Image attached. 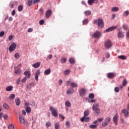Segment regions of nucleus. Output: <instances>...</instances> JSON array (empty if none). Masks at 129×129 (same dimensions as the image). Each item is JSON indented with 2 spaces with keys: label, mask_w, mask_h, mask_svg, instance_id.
I'll use <instances>...</instances> for the list:
<instances>
[{
  "label": "nucleus",
  "mask_w": 129,
  "mask_h": 129,
  "mask_svg": "<svg viewBox=\"0 0 129 129\" xmlns=\"http://www.w3.org/2000/svg\"><path fill=\"white\" fill-rule=\"evenodd\" d=\"M126 83H127L126 80L124 79L122 82L123 86H125V85H126Z\"/></svg>",
  "instance_id": "09e8293b"
},
{
  "label": "nucleus",
  "mask_w": 129,
  "mask_h": 129,
  "mask_svg": "<svg viewBox=\"0 0 129 129\" xmlns=\"http://www.w3.org/2000/svg\"><path fill=\"white\" fill-rule=\"evenodd\" d=\"M117 28V26H112V27H109V28L106 30V32H107V33H108V32H111V31H114V30H115V29H116Z\"/></svg>",
  "instance_id": "f8f14e48"
},
{
  "label": "nucleus",
  "mask_w": 129,
  "mask_h": 129,
  "mask_svg": "<svg viewBox=\"0 0 129 129\" xmlns=\"http://www.w3.org/2000/svg\"><path fill=\"white\" fill-rule=\"evenodd\" d=\"M118 7H113L112 8L111 11L112 12H118Z\"/></svg>",
  "instance_id": "cd10ccee"
},
{
  "label": "nucleus",
  "mask_w": 129,
  "mask_h": 129,
  "mask_svg": "<svg viewBox=\"0 0 129 129\" xmlns=\"http://www.w3.org/2000/svg\"><path fill=\"white\" fill-rule=\"evenodd\" d=\"M126 36H127V38H129V30L126 32Z\"/></svg>",
  "instance_id": "774afa93"
},
{
  "label": "nucleus",
  "mask_w": 129,
  "mask_h": 129,
  "mask_svg": "<svg viewBox=\"0 0 129 129\" xmlns=\"http://www.w3.org/2000/svg\"><path fill=\"white\" fill-rule=\"evenodd\" d=\"M25 106L29 107V106H30V103H29V102H26L25 103Z\"/></svg>",
  "instance_id": "052dcab7"
},
{
  "label": "nucleus",
  "mask_w": 129,
  "mask_h": 129,
  "mask_svg": "<svg viewBox=\"0 0 129 129\" xmlns=\"http://www.w3.org/2000/svg\"><path fill=\"white\" fill-rule=\"evenodd\" d=\"M94 24L98 25V27L100 28V29H103L104 27V23L103 22V20L101 19H99L98 20H95L94 21Z\"/></svg>",
  "instance_id": "f257e3e1"
},
{
  "label": "nucleus",
  "mask_w": 129,
  "mask_h": 129,
  "mask_svg": "<svg viewBox=\"0 0 129 129\" xmlns=\"http://www.w3.org/2000/svg\"><path fill=\"white\" fill-rule=\"evenodd\" d=\"M24 75H25V76H26L28 79L31 78V73H29V72L28 71H26L25 72H24Z\"/></svg>",
  "instance_id": "f3484780"
},
{
  "label": "nucleus",
  "mask_w": 129,
  "mask_h": 129,
  "mask_svg": "<svg viewBox=\"0 0 129 129\" xmlns=\"http://www.w3.org/2000/svg\"><path fill=\"white\" fill-rule=\"evenodd\" d=\"M101 36V33L99 32V31H96L95 32L92 36L93 38H99Z\"/></svg>",
  "instance_id": "6e6552de"
},
{
  "label": "nucleus",
  "mask_w": 129,
  "mask_h": 129,
  "mask_svg": "<svg viewBox=\"0 0 129 129\" xmlns=\"http://www.w3.org/2000/svg\"><path fill=\"white\" fill-rule=\"evenodd\" d=\"M44 23H45V21H44V20H41L39 21V25H44Z\"/></svg>",
  "instance_id": "3c124183"
},
{
  "label": "nucleus",
  "mask_w": 129,
  "mask_h": 129,
  "mask_svg": "<svg viewBox=\"0 0 129 129\" xmlns=\"http://www.w3.org/2000/svg\"><path fill=\"white\" fill-rule=\"evenodd\" d=\"M97 126V125H90V127L91 128H95Z\"/></svg>",
  "instance_id": "603ef678"
},
{
  "label": "nucleus",
  "mask_w": 129,
  "mask_h": 129,
  "mask_svg": "<svg viewBox=\"0 0 129 129\" xmlns=\"http://www.w3.org/2000/svg\"><path fill=\"white\" fill-rule=\"evenodd\" d=\"M122 28L124 30H127V26L124 24L122 25Z\"/></svg>",
  "instance_id": "4d7b16f0"
},
{
  "label": "nucleus",
  "mask_w": 129,
  "mask_h": 129,
  "mask_svg": "<svg viewBox=\"0 0 129 129\" xmlns=\"http://www.w3.org/2000/svg\"><path fill=\"white\" fill-rule=\"evenodd\" d=\"M87 115H89V110H87L84 112V117H86Z\"/></svg>",
  "instance_id": "393cba45"
},
{
  "label": "nucleus",
  "mask_w": 129,
  "mask_h": 129,
  "mask_svg": "<svg viewBox=\"0 0 129 129\" xmlns=\"http://www.w3.org/2000/svg\"><path fill=\"white\" fill-rule=\"evenodd\" d=\"M15 102L16 104V105L19 106L20 104H21V100H20V98H16L15 99Z\"/></svg>",
  "instance_id": "6ab92c4d"
},
{
  "label": "nucleus",
  "mask_w": 129,
  "mask_h": 129,
  "mask_svg": "<svg viewBox=\"0 0 129 129\" xmlns=\"http://www.w3.org/2000/svg\"><path fill=\"white\" fill-rule=\"evenodd\" d=\"M55 129H59L60 127V124H59V123H56L54 124Z\"/></svg>",
  "instance_id": "f704fd0d"
},
{
  "label": "nucleus",
  "mask_w": 129,
  "mask_h": 129,
  "mask_svg": "<svg viewBox=\"0 0 129 129\" xmlns=\"http://www.w3.org/2000/svg\"><path fill=\"white\" fill-rule=\"evenodd\" d=\"M59 117H61V118L62 119V120H64V119H65V117H64V115H63L61 114H59Z\"/></svg>",
  "instance_id": "6e6d98bb"
},
{
  "label": "nucleus",
  "mask_w": 129,
  "mask_h": 129,
  "mask_svg": "<svg viewBox=\"0 0 129 129\" xmlns=\"http://www.w3.org/2000/svg\"><path fill=\"white\" fill-rule=\"evenodd\" d=\"M85 14L86 16H90L91 12L89 10H87L86 12H85Z\"/></svg>",
  "instance_id": "473e14b6"
},
{
  "label": "nucleus",
  "mask_w": 129,
  "mask_h": 129,
  "mask_svg": "<svg viewBox=\"0 0 129 129\" xmlns=\"http://www.w3.org/2000/svg\"><path fill=\"white\" fill-rule=\"evenodd\" d=\"M16 15V10H13L12 12V16H15Z\"/></svg>",
  "instance_id": "338daca9"
},
{
  "label": "nucleus",
  "mask_w": 129,
  "mask_h": 129,
  "mask_svg": "<svg viewBox=\"0 0 129 129\" xmlns=\"http://www.w3.org/2000/svg\"><path fill=\"white\" fill-rule=\"evenodd\" d=\"M16 48H17V44L14 43L10 46L9 48V50L10 51V52H13V51H15V50L16 49Z\"/></svg>",
  "instance_id": "423d86ee"
},
{
  "label": "nucleus",
  "mask_w": 129,
  "mask_h": 129,
  "mask_svg": "<svg viewBox=\"0 0 129 129\" xmlns=\"http://www.w3.org/2000/svg\"><path fill=\"white\" fill-rule=\"evenodd\" d=\"M25 110L27 113H30L31 112V107H27L25 108Z\"/></svg>",
  "instance_id": "c85d7f7f"
},
{
  "label": "nucleus",
  "mask_w": 129,
  "mask_h": 129,
  "mask_svg": "<svg viewBox=\"0 0 129 129\" xmlns=\"http://www.w3.org/2000/svg\"><path fill=\"white\" fill-rule=\"evenodd\" d=\"M21 72H22V71L19 69L15 70V74H21Z\"/></svg>",
  "instance_id": "c756f323"
},
{
  "label": "nucleus",
  "mask_w": 129,
  "mask_h": 129,
  "mask_svg": "<svg viewBox=\"0 0 129 129\" xmlns=\"http://www.w3.org/2000/svg\"><path fill=\"white\" fill-rule=\"evenodd\" d=\"M51 73V70L50 69H47L44 71L45 75H49Z\"/></svg>",
  "instance_id": "4be33fe9"
},
{
  "label": "nucleus",
  "mask_w": 129,
  "mask_h": 129,
  "mask_svg": "<svg viewBox=\"0 0 129 129\" xmlns=\"http://www.w3.org/2000/svg\"><path fill=\"white\" fill-rule=\"evenodd\" d=\"M9 129H15V126L13 124H11L8 126Z\"/></svg>",
  "instance_id": "e433bc0d"
},
{
  "label": "nucleus",
  "mask_w": 129,
  "mask_h": 129,
  "mask_svg": "<svg viewBox=\"0 0 129 129\" xmlns=\"http://www.w3.org/2000/svg\"><path fill=\"white\" fill-rule=\"evenodd\" d=\"M10 99H15V94H12L9 96Z\"/></svg>",
  "instance_id": "a19ab883"
},
{
  "label": "nucleus",
  "mask_w": 129,
  "mask_h": 129,
  "mask_svg": "<svg viewBox=\"0 0 129 129\" xmlns=\"http://www.w3.org/2000/svg\"><path fill=\"white\" fill-rule=\"evenodd\" d=\"M65 105L67 107H70V106H71V103H70V102L69 101H66L65 102Z\"/></svg>",
  "instance_id": "5701e85b"
},
{
  "label": "nucleus",
  "mask_w": 129,
  "mask_h": 129,
  "mask_svg": "<svg viewBox=\"0 0 129 129\" xmlns=\"http://www.w3.org/2000/svg\"><path fill=\"white\" fill-rule=\"evenodd\" d=\"M14 57L16 59H19V58H20V54L18 53H16L15 54Z\"/></svg>",
  "instance_id": "ea45409f"
},
{
  "label": "nucleus",
  "mask_w": 129,
  "mask_h": 129,
  "mask_svg": "<svg viewBox=\"0 0 129 129\" xmlns=\"http://www.w3.org/2000/svg\"><path fill=\"white\" fill-rule=\"evenodd\" d=\"M35 80H36L37 82H38V81H39V76H36L35 75Z\"/></svg>",
  "instance_id": "e2e57ef3"
},
{
  "label": "nucleus",
  "mask_w": 129,
  "mask_h": 129,
  "mask_svg": "<svg viewBox=\"0 0 129 129\" xmlns=\"http://www.w3.org/2000/svg\"><path fill=\"white\" fill-rule=\"evenodd\" d=\"M73 92H74V90L72 88L71 89H69L67 91V93L68 94H72V93H73Z\"/></svg>",
  "instance_id": "aec40b11"
},
{
  "label": "nucleus",
  "mask_w": 129,
  "mask_h": 129,
  "mask_svg": "<svg viewBox=\"0 0 129 129\" xmlns=\"http://www.w3.org/2000/svg\"><path fill=\"white\" fill-rule=\"evenodd\" d=\"M89 98L90 99H93L94 98V94L93 93H91L89 95Z\"/></svg>",
  "instance_id": "2f4dec72"
},
{
  "label": "nucleus",
  "mask_w": 129,
  "mask_h": 129,
  "mask_svg": "<svg viewBox=\"0 0 129 129\" xmlns=\"http://www.w3.org/2000/svg\"><path fill=\"white\" fill-rule=\"evenodd\" d=\"M67 62L66 58H62L61 60V63L62 64Z\"/></svg>",
  "instance_id": "49530a36"
},
{
  "label": "nucleus",
  "mask_w": 129,
  "mask_h": 129,
  "mask_svg": "<svg viewBox=\"0 0 129 129\" xmlns=\"http://www.w3.org/2000/svg\"><path fill=\"white\" fill-rule=\"evenodd\" d=\"M99 105L98 103H95L92 106V110L94 111V113L98 115L100 112V110L98 108Z\"/></svg>",
  "instance_id": "f03ea898"
},
{
  "label": "nucleus",
  "mask_w": 129,
  "mask_h": 129,
  "mask_svg": "<svg viewBox=\"0 0 129 129\" xmlns=\"http://www.w3.org/2000/svg\"><path fill=\"white\" fill-rule=\"evenodd\" d=\"M53 58V55L52 54H49L47 56V57L46 58V60H51Z\"/></svg>",
  "instance_id": "4c0bfd02"
},
{
  "label": "nucleus",
  "mask_w": 129,
  "mask_h": 129,
  "mask_svg": "<svg viewBox=\"0 0 129 129\" xmlns=\"http://www.w3.org/2000/svg\"><path fill=\"white\" fill-rule=\"evenodd\" d=\"M51 15H52V10H47L45 13L46 18H50V17H51Z\"/></svg>",
  "instance_id": "9d476101"
},
{
  "label": "nucleus",
  "mask_w": 129,
  "mask_h": 129,
  "mask_svg": "<svg viewBox=\"0 0 129 129\" xmlns=\"http://www.w3.org/2000/svg\"><path fill=\"white\" fill-rule=\"evenodd\" d=\"M70 73V71L69 70H67L64 72V74L65 75H68Z\"/></svg>",
  "instance_id": "c03bdc74"
},
{
  "label": "nucleus",
  "mask_w": 129,
  "mask_h": 129,
  "mask_svg": "<svg viewBox=\"0 0 129 129\" xmlns=\"http://www.w3.org/2000/svg\"><path fill=\"white\" fill-rule=\"evenodd\" d=\"M93 123H94V124L97 126V125L98 124V121L95 120L94 121Z\"/></svg>",
  "instance_id": "0e129e2a"
},
{
  "label": "nucleus",
  "mask_w": 129,
  "mask_h": 129,
  "mask_svg": "<svg viewBox=\"0 0 129 129\" xmlns=\"http://www.w3.org/2000/svg\"><path fill=\"white\" fill-rule=\"evenodd\" d=\"M19 119L21 123H25V119L24 118V117L23 116L20 115L19 117Z\"/></svg>",
  "instance_id": "4468645a"
},
{
  "label": "nucleus",
  "mask_w": 129,
  "mask_h": 129,
  "mask_svg": "<svg viewBox=\"0 0 129 129\" xmlns=\"http://www.w3.org/2000/svg\"><path fill=\"white\" fill-rule=\"evenodd\" d=\"M28 33H32L33 32V28H30L28 29Z\"/></svg>",
  "instance_id": "13d9d810"
},
{
  "label": "nucleus",
  "mask_w": 129,
  "mask_h": 129,
  "mask_svg": "<svg viewBox=\"0 0 129 129\" xmlns=\"http://www.w3.org/2000/svg\"><path fill=\"white\" fill-rule=\"evenodd\" d=\"M33 0H28L27 6L28 7H31L33 5Z\"/></svg>",
  "instance_id": "a878e982"
},
{
  "label": "nucleus",
  "mask_w": 129,
  "mask_h": 129,
  "mask_svg": "<svg viewBox=\"0 0 129 129\" xmlns=\"http://www.w3.org/2000/svg\"><path fill=\"white\" fill-rule=\"evenodd\" d=\"M118 58L121 60H126L127 57L125 55H120L118 56Z\"/></svg>",
  "instance_id": "412c9836"
},
{
  "label": "nucleus",
  "mask_w": 129,
  "mask_h": 129,
  "mask_svg": "<svg viewBox=\"0 0 129 129\" xmlns=\"http://www.w3.org/2000/svg\"><path fill=\"white\" fill-rule=\"evenodd\" d=\"M118 120V115L116 114L113 117V121L115 123V125H117Z\"/></svg>",
  "instance_id": "1a4fd4ad"
},
{
  "label": "nucleus",
  "mask_w": 129,
  "mask_h": 129,
  "mask_svg": "<svg viewBox=\"0 0 129 129\" xmlns=\"http://www.w3.org/2000/svg\"><path fill=\"white\" fill-rule=\"evenodd\" d=\"M46 126H47V127H49V126H51V122H47L45 124Z\"/></svg>",
  "instance_id": "8fccbe9b"
},
{
  "label": "nucleus",
  "mask_w": 129,
  "mask_h": 129,
  "mask_svg": "<svg viewBox=\"0 0 129 129\" xmlns=\"http://www.w3.org/2000/svg\"><path fill=\"white\" fill-rule=\"evenodd\" d=\"M35 75L39 76L40 75V71H37L35 73Z\"/></svg>",
  "instance_id": "bf43d9fd"
},
{
  "label": "nucleus",
  "mask_w": 129,
  "mask_h": 129,
  "mask_svg": "<svg viewBox=\"0 0 129 129\" xmlns=\"http://www.w3.org/2000/svg\"><path fill=\"white\" fill-rule=\"evenodd\" d=\"M129 15L128 11H125L124 13L123 14V17H127Z\"/></svg>",
  "instance_id": "72a5a7b5"
},
{
  "label": "nucleus",
  "mask_w": 129,
  "mask_h": 129,
  "mask_svg": "<svg viewBox=\"0 0 129 129\" xmlns=\"http://www.w3.org/2000/svg\"><path fill=\"white\" fill-rule=\"evenodd\" d=\"M66 125H67V126L69 127L70 126V122H69V121H67L66 123Z\"/></svg>",
  "instance_id": "864d4df0"
},
{
  "label": "nucleus",
  "mask_w": 129,
  "mask_h": 129,
  "mask_svg": "<svg viewBox=\"0 0 129 129\" xmlns=\"http://www.w3.org/2000/svg\"><path fill=\"white\" fill-rule=\"evenodd\" d=\"M27 81V77H25L22 80L21 82L25 83Z\"/></svg>",
  "instance_id": "a18cd8bd"
},
{
  "label": "nucleus",
  "mask_w": 129,
  "mask_h": 129,
  "mask_svg": "<svg viewBox=\"0 0 129 129\" xmlns=\"http://www.w3.org/2000/svg\"><path fill=\"white\" fill-rule=\"evenodd\" d=\"M96 101V100H95V99H92V100H91L90 101V102H92V103H94V102H95Z\"/></svg>",
  "instance_id": "69168bd1"
},
{
  "label": "nucleus",
  "mask_w": 129,
  "mask_h": 129,
  "mask_svg": "<svg viewBox=\"0 0 129 129\" xmlns=\"http://www.w3.org/2000/svg\"><path fill=\"white\" fill-rule=\"evenodd\" d=\"M88 23V19H85L83 21V25H86Z\"/></svg>",
  "instance_id": "37998d69"
},
{
  "label": "nucleus",
  "mask_w": 129,
  "mask_h": 129,
  "mask_svg": "<svg viewBox=\"0 0 129 129\" xmlns=\"http://www.w3.org/2000/svg\"><path fill=\"white\" fill-rule=\"evenodd\" d=\"M3 107L5 108V109H9V106L6 103H3Z\"/></svg>",
  "instance_id": "c9c22d12"
},
{
  "label": "nucleus",
  "mask_w": 129,
  "mask_h": 129,
  "mask_svg": "<svg viewBox=\"0 0 129 129\" xmlns=\"http://www.w3.org/2000/svg\"><path fill=\"white\" fill-rule=\"evenodd\" d=\"M5 35V32L2 31L0 32V37H4Z\"/></svg>",
  "instance_id": "5fc2aeb1"
},
{
  "label": "nucleus",
  "mask_w": 129,
  "mask_h": 129,
  "mask_svg": "<svg viewBox=\"0 0 129 129\" xmlns=\"http://www.w3.org/2000/svg\"><path fill=\"white\" fill-rule=\"evenodd\" d=\"M70 86H71V87L73 88L77 87L78 86V85L74 82H73L70 84Z\"/></svg>",
  "instance_id": "b1692460"
},
{
  "label": "nucleus",
  "mask_w": 129,
  "mask_h": 129,
  "mask_svg": "<svg viewBox=\"0 0 129 129\" xmlns=\"http://www.w3.org/2000/svg\"><path fill=\"white\" fill-rule=\"evenodd\" d=\"M114 91L115 92H116L117 93L119 92V88L118 87H115L114 88Z\"/></svg>",
  "instance_id": "de8ad7c7"
},
{
  "label": "nucleus",
  "mask_w": 129,
  "mask_h": 129,
  "mask_svg": "<svg viewBox=\"0 0 129 129\" xmlns=\"http://www.w3.org/2000/svg\"><path fill=\"white\" fill-rule=\"evenodd\" d=\"M41 0H34L33 2V5H36V4H38V3H40Z\"/></svg>",
  "instance_id": "79ce46f5"
},
{
  "label": "nucleus",
  "mask_w": 129,
  "mask_h": 129,
  "mask_svg": "<svg viewBox=\"0 0 129 129\" xmlns=\"http://www.w3.org/2000/svg\"><path fill=\"white\" fill-rule=\"evenodd\" d=\"M114 77V74H113V73H109L107 74V77L110 79H111V78H113Z\"/></svg>",
  "instance_id": "a211bd4d"
},
{
  "label": "nucleus",
  "mask_w": 129,
  "mask_h": 129,
  "mask_svg": "<svg viewBox=\"0 0 129 129\" xmlns=\"http://www.w3.org/2000/svg\"><path fill=\"white\" fill-rule=\"evenodd\" d=\"M50 111H51V114L55 117L58 116V112L56 109L54 108V107L51 106L49 108Z\"/></svg>",
  "instance_id": "7ed1b4c3"
},
{
  "label": "nucleus",
  "mask_w": 129,
  "mask_h": 129,
  "mask_svg": "<svg viewBox=\"0 0 129 129\" xmlns=\"http://www.w3.org/2000/svg\"><path fill=\"white\" fill-rule=\"evenodd\" d=\"M81 121H82V122H83V121L87 122V121H89V120H90V118L88 117H82L81 118Z\"/></svg>",
  "instance_id": "2eb2a0df"
},
{
  "label": "nucleus",
  "mask_w": 129,
  "mask_h": 129,
  "mask_svg": "<svg viewBox=\"0 0 129 129\" xmlns=\"http://www.w3.org/2000/svg\"><path fill=\"white\" fill-rule=\"evenodd\" d=\"M7 91H12L13 90V86H10L6 88Z\"/></svg>",
  "instance_id": "bb28decb"
},
{
  "label": "nucleus",
  "mask_w": 129,
  "mask_h": 129,
  "mask_svg": "<svg viewBox=\"0 0 129 129\" xmlns=\"http://www.w3.org/2000/svg\"><path fill=\"white\" fill-rule=\"evenodd\" d=\"M94 3L95 4H97L98 3V0H88V4L89 6H91Z\"/></svg>",
  "instance_id": "ddd939ff"
},
{
  "label": "nucleus",
  "mask_w": 129,
  "mask_h": 129,
  "mask_svg": "<svg viewBox=\"0 0 129 129\" xmlns=\"http://www.w3.org/2000/svg\"><path fill=\"white\" fill-rule=\"evenodd\" d=\"M111 120V118L110 117L106 118L104 121L102 123V126H106V125H108V124L110 122Z\"/></svg>",
  "instance_id": "20e7f679"
},
{
  "label": "nucleus",
  "mask_w": 129,
  "mask_h": 129,
  "mask_svg": "<svg viewBox=\"0 0 129 129\" xmlns=\"http://www.w3.org/2000/svg\"><path fill=\"white\" fill-rule=\"evenodd\" d=\"M69 61L71 63V64H74V63H75V60H74V59H73V58H70Z\"/></svg>",
  "instance_id": "7c9ffc66"
},
{
  "label": "nucleus",
  "mask_w": 129,
  "mask_h": 129,
  "mask_svg": "<svg viewBox=\"0 0 129 129\" xmlns=\"http://www.w3.org/2000/svg\"><path fill=\"white\" fill-rule=\"evenodd\" d=\"M13 38H14V37H13V35L9 36V41H12V40H13Z\"/></svg>",
  "instance_id": "680f3d73"
},
{
  "label": "nucleus",
  "mask_w": 129,
  "mask_h": 129,
  "mask_svg": "<svg viewBox=\"0 0 129 129\" xmlns=\"http://www.w3.org/2000/svg\"><path fill=\"white\" fill-rule=\"evenodd\" d=\"M85 93H86V90L84 88L81 89L80 91V96H84Z\"/></svg>",
  "instance_id": "9b49d317"
},
{
  "label": "nucleus",
  "mask_w": 129,
  "mask_h": 129,
  "mask_svg": "<svg viewBox=\"0 0 129 129\" xmlns=\"http://www.w3.org/2000/svg\"><path fill=\"white\" fill-rule=\"evenodd\" d=\"M18 10L19 12H22V11H23V6L22 5H20L18 8Z\"/></svg>",
  "instance_id": "58836bf2"
},
{
  "label": "nucleus",
  "mask_w": 129,
  "mask_h": 129,
  "mask_svg": "<svg viewBox=\"0 0 129 129\" xmlns=\"http://www.w3.org/2000/svg\"><path fill=\"white\" fill-rule=\"evenodd\" d=\"M117 36L118 39H123V38H124V34H123L122 31H119L117 32Z\"/></svg>",
  "instance_id": "0eeeda50"
},
{
  "label": "nucleus",
  "mask_w": 129,
  "mask_h": 129,
  "mask_svg": "<svg viewBox=\"0 0 129 129\" xmlns=\"http://www.w3.org/2000/svg\"><path fill=\"white\" fill-rule=\"evenodd\" d=\"M40 65H41V62H37L35 63H34L32 66L34 68H39L40 67Z\"/></svg>",
  "instance_id": "dca6fc26"
},
{
  "label": "nucleus",
  "mask_w": 129,
  "mask_h": 129,
  "mask_svg": "<svg viewBox=\"0 0 129 129\" xmlns=\"http://www.w3.org/2000/svg\"><path fill=\"white\" fill-rule=\"evenodd\" d=\"M104 46L107 49H109L112 46V43L110 40H107L105 41Z\"/></svg>",
  "instance_id": "39448f33"
}]
</instances>
